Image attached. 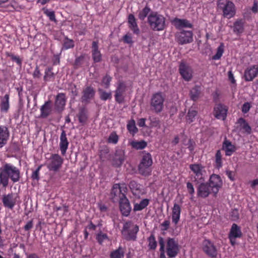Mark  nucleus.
<instances>
[{"label": "nucleus", "mask_w": 258, "mask_h": 258, "mask_svg": "<svg viewBox=\"0 0 258 258\" xmlns=\"http://www.w3.org/2000/svg\"><path fill=\"white\" fill-rule=\"evenodd\" d=\"M21 178L20 169L11 163H5L0 167V185L6 188L10 179L13 183L19 182Z\"/></svg>", "instance_id": "1"}, {"label": "nucleus", "mask_w": 258, "mask_h": 258, "mask_svg": "<svg viewBox=\"0 0 258 258\" xmlns=\"http://www.w3.org/2000/svg\"><path fill=\"white\" fill-rule=\"evenodd\" d=\"M217 9L222 12L224 18L230 19L233 18L236 13V8L234 4L230 0H218Z\"/></svg>", "instance_id": "2"}, {"label": "nucleus", "mask_w": 258, "mask_h": 258, "mask_svg": "<svg viewBox=\"0 0 258 258\" xmlns=\"http://www.w3.org/2000/svg\"><path fill=\"white\" fill-rule=\"evenodd\" d=\"M148 22L150 28L154 31H162L165 28V18L156 12H152L149 14Z\"/></svg>", "instance_id": "3"}, {"label": "nucleus", "mask_w": 258, "mask_h": 258, "mask_svg": "<svg viewBox=\"0 0 258 258\" xmlns=\"http://www.w3.org/2000/svg\"><path fill=\"white\" fill-rule=\"evenodd\" d=\"M139 231V226L132 221H127L123 223L121 231L124 239L127 241L136 240L137 235Z\"/></svg>", "instance_id": "4"}, {"label": "nucleus", "mask_w": 258, "mask_h": 258, "mask_svg": "<svg viewBox=\"0 0 258 258\" xmlns=\"http://www.w3.org/2000/svg\"><path fill=\"white\" fill-rule=\"evenodd\" d=\"M189 169L192 172L191 177L192 181L197 183L204 182L206 176V171L204 166L199 163L189 165Z\"/></svg>", "instance_id": "5"}, {"label": "nucleus", "mask_w": 258, "mask_h": 258, "mask_svg": "<svg viewBox=\"0 0 258 258\" xmlns=\"http://www.w3.org/2000/svg\"><path fill=\"white\" fill-rule=\"evenodd\" d=\"M153 160L151 155L149 153L145 154L138 166L139 173L144 176L150 175L152 171L151 166Z\"/></svg>", "instance_id": "6"}, {"label": "nucleus", "mask_w": 258, "mask_h": 258, "mask_svg": "<svg viewBox=\"0 0 258 258\" xmlns=\"http://www.w3.org/2000/svg\"><path fill=\"white\" fill-rule=\"evenodd\" d=\"M164 100L165 96L162 93L154 94L151 99V109L157 113L161 112L163 109Z\"/></svg>", "instance_id": "7"}, {"label": "nucleus", "mask_w": 258, "mask_h": 258, "mask_svg": "<svg viewBox=\"0 0 258 258\" xmlns=\"http://www.w3.org/2000/svg\"><path fill=\"white\" fill-rule=\"evenodd\" d=\"M127 190V187L124 183L114 184L111 192V197L112 201L115 202L117 201H121L122 199L126 198L125 193Z\"/></svg>", "instance_id": "8"}, {"label": "nucleus", "mask_w": 258, "mask_h": 258, "mask_svg": "<svg viewBox=\"0 0 258 258\" xmlns=\"http://www.w3.org/2000/svg\"><path fill=\"white\" fill-rule=\"evenodd\" d=\"M63 158L57 154H53L46 162L47 168L49 171H58L63 164Z\"/></svg>", "instance_id": "9"}, {"label": "nucleus", "mask_w": 258, "mask_h": 258, "mask_svg": "<svg viewBox=\"0 0 258 258\" xmlns=\"http://www.w3.org/2000/svg\"><path fill=\"white\" fill-rule=\"evenodd\" d=\"M179 251V246L174 239L168 238L167 240L166 253L169 258H174Z\"/></svg>", "instance_id": "10"}, {"label": "nucleus", "mask_w": 258, "mask_h": 258, "mask_svg": "<svg viewBox=\"0 0 258 258\" xmlns=\"http://www.w3.org/2000/svg\"><path fill=\"white\" fill-rule=\"evenodd\" d=\"M208 184L210 186L214 196H216L219 189L222 187V181L219 175L212 174L210 176Z\"/></svg>", "instance_id": "11"}, {"label": "nucleus", "mask_w": 258, "mask_h": 258, "mask_svg": "<svg viewBox=\"0 0 258 258\" xmlns=\"http://www.w3.org/2000/svg\"><path fill=\"white\" fill-rule=\"evenodd\" d=\"M176 37L179 44L189 43L193 41V33L191 31L183 30L177 33Z\"/></svg>", "instance_id": "12"}, {"label": "nucleus", "mask_w": 258, "mask_h": 258, "mask_svg": "<svg viewBox=\"0 0 258 258\" xmlns=\"http://www.w3.org/2000/svg\"><path fill=\"white\" fill-rule=\"evenodd\" d=\"M179 72L182 78L186 81H189L192 78L193 71L191 67L181 62L179 67Z\"/></svg>", "instance_id": "13"}, {"label": "nucleus", "mask_w": 258, "mask_h": 258, "mask_svg": "<svg viewBox=\"0 0 258 258\" xmlns=\"http://www.w3.org/2000/svg\"><path fill=\"white\" fill-rule=\"evenodd\" d=\"M202 248L203 251L209 256L214 258L216 257L217 255V249L214 243L208 239L203 241L202 244Z\"/></svg>", "instance_id": "14"}, {"label": "nucleus", "mask_w": 258, "mask_h": 258, "mask_svg": "<svg viewBox=\"0 0 258 258\" xmlns=\"http://www.w3.org/2000/svg\"><path fill=\"white\" fill-rule=\"evenodd\" d=\"M18 196L13 193L3 196L2 202L5 207L12 210L16 205Z\"/></svg>", "instance_id": "15"}, {"label": "nucleus", "mask_w": 258, "mask_h": 258, "mask_svg": "<svg viewBox=\"0 0 258 258\" xmlns=\"http://www.w3.org/2000/svg\"><path fill=\"white\" fill-rule=\"evenodd\" d=\"M258 76V65H251L244 70L243 77L245 81L250 82Z\"/></svg>", "instance_id": "16"}, {"label": "nucleus", "mask_w": 258, "mask_h": 258, "mask_svg": "<svg viewBox=\"0 0 258 258\" xmlns=\"http://www.w3.org/2000/svg\"><path fill=\"white\" fill-rule=\"evenodd\" d=\"M242 236V232L240 228L236 224H233L230 230L228 238L230 243L234 246L236 244V239Z\"/></svg>", "instance_id": "17"}, {"label": "nucleus", "mask_w": 258, "mask_h": 258, "mask_svg": "<svg viewBox=\"0 0 258 258\" xmlns=\"http://www.w3.org/2000/svg\"><path fill=\"white\" fill-rule=\"evenodd\" d=\"M197 188V196L199 197L206 198L208 197L210 194L212 193L210 186L208 183L203 182L199 183Z\"/></svg>", "instance_id": "18"}, {"label": "nucleus", "mask_w": 258, "mask_h": 258, "mask_svg": "<svg viewBox=\"0 0 258 258\" xmlns=\"http://www.w3.org/2000/svg\"><path fill=\"white\" fill-rule=\"evenodd\" d=\"M227 107L222 104H217L214 109V115L218 119L224 120L227 116Z\"/></svg>", "instance_id": "19"}, {"label": "nucleus", "mask_w": 258, "mask_h": 258, "mask_svg": "<svg viewBox=\"0 0 258 258\" xmlns=\"http://www.w3.org/2000/svg\"><path fill=\"white\" fill-rule=\"evenodd\" d=\"M10 135L8 127L6 125H0V148L7 144Z\"/></svg>", "instance_id": "20"}, {"label": "nucleus", "mask_w": 258, "mask_h": 258, "mask_svg": "<svg viewBox=\"0 0 258 258\" xmlns=\"http://www.w3.org/2000/svg\"><path fill=\"white\" fill-rule=\"evenodd\" d=\"M126 90V85L122 82H119L115 90V99L119 103H122L124 100L123 94Z\"/></svg>", "instance_id": "21"}, {"label": "nucleus", "mask_w": 258, "mask_h": 258, "mask_svg": "<svg viewBox=\"0 0 258 258\" xmlns=\"http://www.w3.org/2000/svg\"><path fill=\"white\" fill-rule=\"evenodd\" d=\"M119 207L120 210L122 213V214L124 216H128L131 211V207L130 204V202L127 199L123 198L122 199L121 201H119Z\"/></svg>", "instance_id": "22"}, {"label": "nucleus", "mask_w": 258, "mask_h": 258, "mask_svg": "<svg viewBox=\"0 0 258 258\" xmlns=\"http://www.w3.org/2000/svg\"><path fill=\"white\" fill-rule=\"evenodd\" d=\"M181 211L180 206L177 203H174L172 208L171 218L172 223L175 225H176L179 221Z\"/></svg>", "instance_id": "23"}, {"label": "nucleus", "mask_w": 258, "mask_h": 258, "mask_svg": "<svg viewBox=\"0 0 258 258\" xmlns=\"http://www.w3.org/2000/svg\"><path fill=\"white\" fill-rule=\"evenodd\" d=\"M69 141L68 140L66 132L62 130L60 136L59 148L62 155H64L68 148Z\"/></svg>", "instance_id": "24"}, {"label": "nucleus", "mask_w": 258, "mask_h": 258, "mask_svg": "<svg viewBox=\"0 0 258 258\" xmlns=\"http://www.w3.org/2000/svg\"><path fill=\"white\" fill-rule=\"evenodd\" d=\"M92 55L95 62H99L101 60L102 55L98 49V42L93 41L92 45Z\"/></svg>", "instance_id": "25"}, {"label": "nucleus", "mask_w": 258, "mask_h": 258, "mask_svg": "<svg viewBox=\"0 0 258 258\" xmlns=\"http://www.w3.org/2000/svg\"><path fill=\"white\" fill-rule=\"evenodd\" d=\"M124 152L119 150L116 151L113 160V164L116 166H120L125 160Z\"/></svg>", "instance_id": "26"}, {"label": "nucleus", "mask_w": 258, "mask_h": 258, "mask_svg": "<svg viewBox=\"0 0 258 258\" xmlns=\"http://www.w3.org/2000/svg\"><path fill=\"white\" fill-rule=\"evenodd\" d=\"M128 23L130 29L134 34L138 35L140 33V29L138 26L136 19L133 14H130L128 15Z\"/></svg>", "instance_id": "27"}, {"label": "nucleus", "mask_w": 258, "mask_h": 258, "mask_svg": "<svg viewBox=\"0 0 258 258\" xmlns=\"http://www.w3.org/2000/svg\"><path fill=\"white\" fill-rule=\"evenodd\" d=\"M222 149L226 156H231L236 150L235 146L231 142L225 140L223 143Z\"/></svg>", "instance_id": "28"}, {"label": "nucleus", "mask_w": 258, "mask_h": 258, "mask_svg": "<svg viewBox=\"0 0 258 258\" xmlns=\"http://www.w3.org/2000/svg\"><path fill=\"white\" fill-rule=\"evenodd\" d=\"M66 98L64 94L59 93L56 97L55 106L57 110H62L66 105Z\"/></svg>", "instance_id": "29"}, {"label": "nucleus", "mask_w": 258, "mask_h": 258, "mask_svg": "<svg viewBox=\"0 0 258 258\" xmlns=\"http://www.w3.org/2000/svg\"><path fill=\"white\" fill-rule=\"evenodd\" d=\"M237 123L239 124L240 130L242 132L246 134H250L251 133V127L246 122V120L243 118H240Z\"/></svg>", "instance_id": "30"}, {"label": "nucleus", "mask_w": 258, "mask_h": 258, "mask_svg": "<svg viewBox=\"0 0 258 258\" xmlns=\"http://www.w3.org/2000/svg\"><path fill=\"white\" fill-rule=\"evenodd\" d=\"M95 95V91L91 87H86L83 91L82 100L83 101H88L92 99Z\"/></svg>", "instance_id": "31"}, {"label": "nucleus", "mask_w": 258, "mask_h": 258, "mask_svg": "<svg viewBox=\"0 0 258 258\" xmlns=\"http://www.w3.org/2000/svg\"><path fill=\"white\" fill-rule=\"evenodd\" d=\"M201 92V86L196 85L191 89L189 96L193 101H197L200 97Z\"/></svg>", "instance_id": "32"}, {"label": "nucleus", "mask_w": 258, "mask_h": 258, "mask_svg": "<svg viewBox=\"0 0 258 258\" xmlns=\"http://www.w3.org/2000/svg\"><path fill=\"white\" fill-rule=\"evenodd\" d=\"M244 21L237 19L233 24V31L236 34H241L244 31Z\"/></svg>", "instance_id": "33"}, {"label": "nucleus", "mask_w": 258, "mask_h": 258, "mask_svg": "<svg viewBox=\"0 0 258 258\" xmlns=\"http://www.w3.org/2000/svg\"><path fill=\"white\" fill-rule=\"evenodd\" d=\"M130 187L133 194L136 196H139L142 192V187L141 184L135 181H132L130 183Z\"/></svg>", "instance_id": "34"}, {"label": "nucleus", "mask_w": 258, "mask_h": 258, "mask_svg": "<svg viewBox=\"0 0 258 258\" xmlns=\"http://www.w3.org/2000/svg\"><path fill=\"white\" fill-rule=\"evenodd\" d=\"M173 23L174 25L177 28H182V27H186V28H191L192 25L189 23V22L186 20L184 19H179L178 18H175L173 20Z\"/></svg>", "instance_id": "35"}, {"label": "nucleus", "mask_w": 258, "mask_h": 258, "mask_svg": "<svg viewBox=\"0 0 258 258\" xmlns=\"http://www.w3.org/2000/svg\"><path fill=\"white\" fill-rule=\"evenodd\" d=\"M50 112L51 108L50 102L49 101L45 102L40 108L41 116L45 118L50 114Z\"/></svg>", "instance_id": "36"}, {"label": "nucleus", "mask_w": 258, "mask_h": 258, "mask_svg": "<svg viewBox=\"0 0 258 258\" xmlns=\"http://www.w3.org/2000/svg\"><path fill=\"white\" fill-rule=\"evenodd\" d=\"M9 95L8 94H6L1 101V111L3 112H7L9 109Z\"/></svg>", "instance_id": "37"}, {"label": "nucleus", "mask_w": 258, "mask_h": 258, "mask_svg": "<svg viewBox=\"0 0 258 258\" xmlns=\"http://www.w3.org/2000/svg\"><path fill=\"white\" fill-rule=\"evenodd\" d=\"M130 145L132 148L136 150L143 149L145 148L147 146V143L144 141H134L130 143Z\"/></svg>", "instance_id": "38"}, {"label": "nucleus", "mask_w": 258, "mask_h": 258, "mask_svg": "<svg viewBox=\"0 0 258 258\" xmlns=\"http://www.w3.org/2000/svg\"><path fill=\"white\" fill-rule=\"evenodd\" d=\"M124 250L119 246L118 249L112 251L110 254V258H122L124 256Z\"/></svg>", "instance_id": "39"}, {"label": "nucleus", "mask_w": 258, "mask_h": 258, "mask_svg": "<svg viewBox=\"0 0 258 258\" xmlns=\"http://www.w3.org/2000/svg\"><path fill=\"white\" fill-rule=\"evenodd\" d=\"M149 204V200L145 199L142 200L139 204L136 203L134 205V210L135 211H141L146 208Z\"/></svg>", "instance_id": "40"}, {"label": "nucleus", "mask_w": 258, "mask_h": 258, "mask_svg": "<svg viewBox=\"0 0 258 258\" xmlns=\"http://www.w3.org/2000/svg\"><path fill=\"white\" fill-rule=\"evenodd\" d=\"M198 111L192 108H190L187 112L186 116V120L189 123L193 122L195 120V117L197 116Z\"/></svg>", "instance_id": "41"}, {"label": "nucleus", "mask_w": 258, "mask_h": 258, "mask_svg": "<svg viewBox=\"0 0 258 258\" xmlns=\"http://www.w3.org/2000/svg\"><path fill=\"white\" fill-rule=\"evenodd\" d=\"M159 244L160 245L159 251L160 252V258H167L165 254V241L162 237H159L158 239Z\"/></svg>", "instance_id": "42"}, {"label": "nucleus", "mask_w": 258, "mask_h": 258, "mask_svg": "<svg viewBox=\"0 0 258 258\" xmlns=\"http://www.w3.org/2000/svg\"><path fill=\"white\" fill-rule=\"evenodd\" d=\"M100 95V98L102 100L106 101L108 99H110L112 97L111 92H106L101 89L98 90Z\"/></svg>", "instance_id": "43"}, {"label": "nucleus", "mask_w": 258, "mask_h": 258, "mask_svg": "<svg viewBox=\"0 0 258 258\" xmlns=\"http://www.w3.org/2000/svg\"><path fill=\"white\" fill-rule=\"evenodd\" d=\"M127 128L128 132L133 135L136 134L138 131V130L136 126L135 121L134 120H132L129 121L127 125Z\"/></svg>", "instance_id": "44"}, {"label": "nucleus", "mask_w": 258, "mask_h": 258, "mask_svg": "<svg viewBox=\"0 0 258 258\" xmlns=\"http://www.w3.org/2000/svg\"><path fill=\"white\" fill-rule=\"evenodd\" d=\"M75 44L74 41L72 39H69L66 37L64 38L63 42V49L67 50L70 48H72L74 47Z\"/></svg>", "instance_id": "45"}, {"label": "nucleus", "mask_w": 258, "mask_h": 258, "mask_svg": "<svg viewBox=\"0 0 258 258\" xmlns=\"http://www.w3.org/2000/svg\"><path fill=\"white\" fill-rule=\"evenodd\" d=\"M149 242L148 247L150 249L154 250L156 248L157 243L154 234H151L148 239Z\"/></svg>", "instance_id": "46"}, {"label": "nucleus", "mask_w": 258, "mask_h": 258, "mask_svg": "<svg viewBox=\"0 0 258 258\" xmlns=\"http://www.w3.org/2000/svg\"><path fill=\"white\" fill-rule=\"evenodd\" d=\"M224 46L223 43H221L217 48L216 53L213 56L212 58L214 60H218L219 59L223 52H224Z\"/></svg>", "instance_id": "47"}, {"label": "nucleus", "mask_w": 258, "mask_h": 258, "mask_svg": "<svg viewBox=\"0 0 258 258\" xmlns=\"http://www.w3.org/2000/svg\"><path fill=\"white\" fill-rule=\"evenodd\" d=\"M150 9L146 6L142 10L139 12L138 17L141 20H144L150 12Z\"/></svg>", "instance_id": "48"}, {"label": "nucleus", "mask_w": 258, "mask_h": 258, "mask_svg": "<svg viewBox=\"0 0 258 258\" xmlns=\"http://www.w3.org/2000/svg\"><path fill=\"white\" fill-rule=\"evenodd\" d=\"M215 164L218 168H220L222 166V154L220 150H218L216 153Z\"/></svg>", "instance_id": "49"}, {"label": "nucleus", "mask_w": 258, "mask_h": 258, "mask_svg": "<svg viewBox=\"0 0 258 258\" xmlns=\"http://www.w3.org/2000/svg\"><path fill=\"white\" fill-rule=\"evenodd\" d=\"M44 13L46 15L49 19V20L53 22H56L55 15L54 12L52 10H50L45 8L43 9Z\"/></svg>", "instance_id": "50"}, {"label": "nucleus", "mask_w": 258, "mask_h": 258, "mask_svg": "<svg viewBox=\"0 0 258 258\" xmlns=\"http://www.w3.org/2000/svg\"><path fill=\"white\" fill-rule=\"evenodd\" d=\"M118 136L117 135L115 132H112L108 138V142L109 143L116 144L118 142Z\"/></svg>", "instance_id": "51"}, {"label": "nucleus", "mask_w": 258, "mask_h": 258, "mask_svg": "<svg viewBox=\"0 0 258 258\" xmlns=\"http://www.w3.org/2000/svg\"><path fill=\"white\" fill-rule=\"evenodd\" d=\"M108 239V236L106 234L102 232L98 233L96 235V239L99 244H101L105 240Z\"/></svg>", "instance_id": "52"}, {"label": "nucleus", "mask_w": 258, "mask_h": 258, "mask_svg": "<svg viewBox=\"0 0 258 258\" xmlns=\"http://www.w3.org/2000/svg\"><path fill=\"white\" fill-rule=\"evenodd\" d=\"M79 120L81 123H84L86 121L87 118L86 111L84 109H81L79 113Z\"/></svg>", "instance_id": "53"}, {"label": "nucleus", "mask_w": 258, "mask_h": 258, "mask_svg": "<svg viewBox=\"0 0 258 258\" xmlns=\"http://www.w3.org/2000/svg\"><path fill=\"white\" fill-rule=\"evenodd\" d=\"M42 167V165H39L37 168L33 172L31 178L33 180H38L39 179V171Z\"/></svg>", "instance_id": "54"}, {"label": "nucleus", "mask_w": 258, "mask_h": 258, "mask_svg": "<svg viewBox=\"0 0 258 258\" xmlns=\"http://www.w3.org/2000/svg\"><path fill=\"white\" fill-rule=\"evenodd\" d=\"M111 80V77L108 75H106L102 80V85L104 86L105 88H108L110 85V82Z\"/></svg>", "instance_id": "55"}, {"label": "nucleus", "mask_w": 258, "mask_h": 258, "mask_svg": "<svg viewBox=\"0 0 258 258\" xmlns=\"http://www.w3.org/2000/svg\"><path fill=\"white\" fill-rule=\"evenodd\" d=\"M7 55L9 56L12 60L15 61L18 64H21L22 60L19 56L15 55L14 54L12 53H8Z\"/></svg>", "instance_id": "56"}, {"label": "nucleus", "mask_w": 258, "mask_h": 258, "mask_svg": "<svg viewBox=\"0 0 258 258\" xmlns=\"http://www.w3.org/2000/svg\"><path fill=\"white\" fill-rule=\"evenodd\" d=\"M53 77V73L51 72V69L49 68L46 70L44 79L45 81H49Z\"/></svg>", "instance_id": "57"}, {"label": "nucleus", "mask_w": 258, "mask_h": 258, "mask_svg": "<svg viewBox=\"0 0 258 258\" xmlns=\"http://www.w3.org/2000/svg\"><path fill=\"white\" fill-rule=\"evenodd\" d=\"M251 108V105L249 102H245L242 106V112L243 113H247Z\"/></svg>", "instance_id": "58"}, {"label": "nucleus", "mask_w": 258, "mask_h": 258, "mask_svg": "<svg viewBox=\"0 0 258 258\" xmlns=\"http://www.w3.org/2000/svg\"><path fill=\"white\" fill-rule=\"evenodd\" d=\"M170 224V222L169 220H165L161 224V230L163 231H166L169 228Z\"/></svg>", "instance_id": "59"}, {"label": "nucleus", "mask_w": 258, "mask_h": 258, "mask_svg": "<svg viewBox=\"0 0 258 258\" xmlns=\"http://www.w3.org/2000/svg\"><path fill=\"white\" fill-rule=\"evenodd\" d=\"M186 187L188 193L192 196L195 193V188L192 183L189 182H187Z\"/></svg>", "instance_id": "60"}, {"label": "nucleus", "mask_w": 258, "mask_h": 258, "mask_svg": "<svg viewBox=\"0 0 258 258\" xmlns=\"http://www.w3.org/2000/svg\"><path fill=\"white\" fill-rule=\"evenodd\" d=\"M123 39L124 42L126 43L131 44L133 43L132 37L129 35L126 34L124 35Z\"/></svg>", "instance_id": "61"}, {"label": "nucleus", "mask_w": 258, "mask_h": 258, "mask_svg": "<svg viewBox=\"0 0 258 258\" xmlns=\"http://www.w3.org/2000/svg\"><path fill=\"white\" fill-rule=\"evenodd\" d=\"M226 174L228 176V177L230 179L231 181H234V173L230 170H227L226 171Z\"/></svg>", "instance_id": "62"}, {"label": "nucleus", "mask_w": 258, "mask_h": 258, "mask_svg": "<svg viewBox=\"0 0 258 258\" xmlns=\"http://www.w3.org/2000/svg\"><path fill=\"white\" fill-rule=\"evenodd\" d=\"M34 78H39L41 76V73L38 67H36L33 74Z\"/></svg>", "instance_id": "63"}, {"label": "nucleus", "mask_w": 258, "mask_h": 258, "mask_svg": "<svg viewBox=\"0 0 258 258\" xmlns=\"http://www.w3.org/2000/svg\"><path fill=\"white\" fill-rule=\"evenodd\" d=\"M33 222L32 221H28L24 226V229L26 231H28L33 227Z\"/></svg>", "instance_id": "64"}]
</instances>
